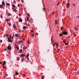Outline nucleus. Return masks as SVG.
I'll use <instances>...</instances> for the list:
<instances>
[{
    "label": "nucleus",
    "instance_id": "f257e3e1",
    "mask_svg": "<svg viewBox=\"0 0 79 79\" xmlns=\"http://www.w3.org/2000/svg\"><path fill=\"white\" fill-rule=\"evenodd\" d=\"M62 34L64 35H68V33L67 32L64 31H63L62 32Z\"/></svg>",
    "mask_w": 79,
    "mask_h": 79
},
{
    "label": "nucleus",
    "instance_id": "f03ea898",
    "mask_svg": "<svg viewBox=\"0 0 79 79\" xmlns=\"http://www.w3.org/2000/svg\"><path fill=\"white\" fill-rule=\"evenodd\" d=\"M7 49L9 50H11V46L10 45H9L7 47Z\"/></svg>",
    "mask_w": 79,
    "mask_h": 79
},
{
    "label": "nucleus",
    "instance_id": "7ed1b4c3",
    "mask_svg": "<svg viewBox=\"0 0 79 79\" xmlns=\"http://www.w3.org/2000/svg\"><path fill=\"white\" fill-rule=\"evenodd\" d=\"M11 39L12 38H10L9 37H8L7 39L8 42H11V43H12V42H13V40H11Z\"/></svg>",
    "mask_w": 79,
    "mask_h": 79
},
{
    "label": "nucleus",
    "instance_id": "20e7f679",
    "mask_svg": "<svg viewBox=\"0 0 79 79\" xmlns=\"http://www.w3.org/2000/svg\"><path fill=\"white\" fill-rule=\"evenodd\" d=\"M15 36L16 37H20V35L19 34H15Z\"/></svg>",
    "mask_w": 79,
    "mask_h": 79
},
{
    "label": "nucleus",
    "instance_id": "39448f33",
    "mask_svg": "<svg viewBox=\"0 0 79 79\" xmlns=\"http://www.w3.org/2000/svg\"><path fill=\"white\" fill-rule=\"evenodd\" d=\"M13 26L14 29H16V25L15 24H13Z\"/></svg>",
    "mask_w": 79,
    "mask_h": 79
},
{
    "label": "nucleus",
    "instance_id": "423d86ee",
    "mask_svg": "<svg viewBox=\"0 0 79 79\" xmlns=\"http://www.w3.org/2000/svg\"><path fill=\"white\" fill-rule=\"evenodd\" d=\"M29 54H27L26 56V58L27 59V60H29Z\"/></svg>",
    "mask_w": 79,
    "mask_h": 79
},
{
    "label": "nucleus",
    "instance_id": "0eeeda50",
    "mask_svg": "<svg viewBox=\"0 0 79 79\" xmlns=\"http://www.w3.org/2000/svg\"><path fill=\"white\" fill-rule=\"evenodd\" d=\"M23 40H20L19 41V44H22V43H23Z\"/></svg>",
    "mask_w": 79,
    "mask_h": 79
},
{
    "label": "nucleus",
    "instance_id": "6e6552de",
    "mask_svg": "<svg viewBox=\"0 0 79 79\" xmlns=\"http://www.w3.org/2000/svg\"><path fill=\"white\" fill-rule=\"evenodd\" d=\"M70 5V3H67V8H69V6Z\"/></svg>",
    "mask_w": 79,
    "mask_h": 79
},
{
    "label": "nucleus",
    "instance_id": "1a4fd4ad",
    "mask_svg": "<svg viewBox=\"0 0 79 79\" xmlns=\"http://www.w3.org/2000/svg\"><path fill=\"white\" fill-rule=\"evenodd\" d=\"M6 62H5V61H3V64H2V65H5V64H6Z\"/></svg>",
    "mask_w": 79,
    "mask_h": 79
},
{
    "label": "nucleus",
    "instance_id": "9d476101",
    "mask_svg": "<svg viewBox=\"0 0 79 79\" xmlns=\"http://www.w3.org/2000/svg\"><path fill=\"white\" fill-rule=\"evenodd\" d=\"M6 5L7 6H10V3H6Z\"/></svg>",
    "mask_w": 79,
    "mask_h": 79
},
{
    "label": "nucleus",
    "instance_id": "9b49d317",
    "mask_svg": "<svg viewBox=\"0 0 79 79\" xmlns=\"http://www.w3.org/2000/svg\"><path fill=\"white\" fill-rule=\"evenodd\" d=\"M2 5H5V2H4V1H2Z\"/></svg>",
    "mask_w": 79,
    "mask_h": 79
},
{
    "label": "nucleus",
    "instance_id": "f8f14e48",
    "mask_svg": "<svg viewBox=\"0 0 79 79\" xmlns=\"http://www.w3.org/2000/svg\"><path fill=\"white\" fill-rule=\"evenodd\" d=\"M6 22L7 23L8 22L7 21H11V19H6Z\"/></svg>",
    "mask_w": 79,
    "mask_h": 79
},
{
    "label": "nucleus",
    "instance_id": "ddd939ff",
    "mask_svg": "<svg viewBox=\"0 0 79 79\" xmlns=\"http://www.w3.org/2000/svg\"><path fill=\"white\" fill-rule=\"evenodd\" d=\"M21 56H22V57H23V56H25V54H22L21 55Z\"/></svg>",
    "mask_w": 79,
    "mask_h": 79
},
{
    "label": "nucleus",
    "instance_id": "4468645a",
    "mask_svg": "<svg viewBox=\"0 0 79 79\" xmlns=\"http://www.w3.org/2000/svg\"><path fill=\"white\" fill-rule=\"evenodd\" d=\"M15 74L16 75V76H17L18 75H19V73H18L17 72H15Z\"/></svg>",
    "mask_w": 79,
    "mask_h": 79
},
{
    "label": "nucleus",
    "instance_id": "2eb2a0df",
    "mask_svg": "<svg viewBox=\"0 0 79 79\" xmlns=\"http://www.w3.org/2000/svg\"><path fill=\"white\" fill-rule=\"evenodd\" d=\"M19 52L20 53H22V52H23V50H22V49H20V50L19 51Z\"/></svg>",
    "mask_w": 79,
    "mask_h": 79
},
{
    "label": "nucleus",
    "instance_id": "dca6fc26",
    "mask_svg": "<svg viewBox=\"0 0 79 79\" xmlns=\"http://www.w3.org/2000/svg\"><path fill=\"white\" fill-rule=\"evenodd\" d=\"M19 22H22L23 21V20L22 19H21L19 20Z\"/></svg>",
    "mask_w": 79,
    "mask_h": 79
},
{
    "label": "nucleus",
    "instance_id": "f3484780",
    "mask_svg": "<svg viewBox=\"0 0 79 79\" xmlns=\"http://www.w3.org/2000/svg\"><path fill=\"white\" fill-rule=\"evenodd\" d=\"M23 49H27V48L26 46H25L23 48Z\"/></svg>",
    "mask_w": 79,
    "mask_h": 79
},
{
    "label": "nucleus",
    "instance_id": "a211bd4d",
    "mask_svg": "<svg viewBox=\"0 0 79 79\" xmlns=\"http://www.w3.org/2000/svg\"><path fill=\"white\" fill-rule=\"evenodd\" d=\"M63 33H60V34H59V35H60V37H61V36H62V35H63Z\"/></svg>",
    "mask_w": 79,
    "mask_h": 79
},
{
    "label": "nucleus",
    "instance_id": "6ab92c4d",
    "mask_svg": "<svg viewBox=\"0 0 79 79\" xmlns=\"http://www.w3.org/2000/svg\"><path fill=\"white\" fill-rule=\"evenodd\" d=\"M16 48L17 50H19V47H18L17 46H16Z\"/></svg>",
    "mask_w": 79,
    "mask_h": 79
},
{
    "label": "nucleus",
    "instance_id": "aec40b11",
    "mask_svg": "<svg viewBox=\"0 0 79 79\" xmlns=\"http://www.w3.org/2000/svg\"><path fill=\"white\" fill-rule=\"evenodd\" d=\"M12 6L13 8H15L16 7V6H15L14 5H12Z\"/></svg>",
    "mask_w": 79,
    "mask_h": 79
},
{
    "label": "nucleus",
    "instance_id": "412c9836",
    "mask_svg": "<svg viewBox=\"0 0 79 79\" xmlns=\"http://www.w3.org/2000/svg\"><path fill=\"white\" fill-rule=\"evenodd\" d=\"M23 76L24 77H26V75L25 74H23Z\"/></svg>",
    "mask_w": 79,
    "mask_h": 79
},
{
    "label": "nucleus",
    "instance_id": "4be33fe9",
    "mask_svg": "<svg viewBox=\"0 0 79 79\" xmlns=\"http://www.w3.org/2000/svg\"><path fill=\"white\" fill-rule=\"evenodd\" d=\"M15 36V35H14V33H13V36L12 37V39H13V37Z\"/></svg>",
    "mask_w": 79,
    "mask_h": 79
},
{
    "label": "nucleus",
    "instance_id": "5701e85b",
    "mask_svg": "<svg viewBox=\"0 0 79 79\" xmlns=\"http://www.w3.org/2000/svg\"><path fill=\"white\" fill-rule=\"evenodd\" d=\"M55 23L56 25V24H57V20H56V19L55 20Z\"/></svg>",
    "mask_w": 79,
    "mask_h": 79
},
{
    "label": "nucleus",
    "instance_id": "b1692460",
    "mask_svg": "<svg viewBox=\"0 0 79 79\" xmlns=\"http://www.w3.org/2000/svg\"><path fill=\"white\" fill-rule=\"evenodd\" d=\"M9 26H11V23H10V22H9Z\"/></svg>",
    "mask_w": 79,
    "mask_h": 79
},
{
    "label": "nucleus",
    "instance_id": "393cba45",
    "mask_svg": "<svg viewBox=\"0 0 79 79\" xmlns=\"http://www.w3.org/2000/svg\"><path fill=\"white\" fill-rule=\"evenodd\" d=\"M8 16H11V14H10V13H9L8 14Z\"/></svg>",
    "mask_w": 79,
    "mask_h": 79
},
{
    "label": "nucleus",
    "instance_id": "a878e982",
    "mask_svg": "<svg viewBox=\"0 0 79 79\" xmlns=\"http://www.w3.org/2000/svg\"><path fill=\"white\" fill-rule=\"evenodd\" d=\"M13 11L16 12V11H17V10H16V9H14Z\"/></svg>",
    "mask_w": 79,
    "mask_h": 79
},
{
    "label": "nucleus",
    "instance_id": "bb28decb",
    "mask_svg": "<svg viewBox=\"0 0 79 79\" xmlns=\"http://www.w3.org/2000/svg\"><path fill=\"white\" fill-rule=\"evenodd\" d=\"M0 8H2V7H3V5H0Z\"/></svg>",
    "mask_w": 79,
    "mask_h": 79
},
{
    "label": "nucleus",
    "instance_id": "cd10ccee",
    "mask_svg": "<svg viewBox=\"0 0 79 79\" xmlns=\"http://www.w3.org/2000/svg\"><path fill=\"white\" fill-rule=\"evenodd\" d=\"M27 15L28 16V17H30V15L28 13H27Z\"/></svg>",
    "mask_w": 79,
    "mask_h": 79
},
{
    "label": "nucleus",
    "instance_id": "c85d7f7f",
    "mask_svg": "<svg viewBox=\"0 0 79 79\" xmlns=\"http://www.w3.org/2000/svg\"><path fill=\"white\" fill-rule=\"evenodd\" d=\"M9 37H10L9 38H10V39H12L11 36V35H9Z\"/></svg>",
    "mask_w": 79,
    "mask_h": 79
},
{
    "label": "nucleus",
    "instance_id": "c756f323",
    "mask_svg": "<svg viewBox=\"0 0 79 79\" xmlns=\"http://www.w3.org/2000/svg\"><path fill=\"white\" fill-rule=\"evenodd\" d=\"M23 29H26V26L23 27Z\"/></svg>",
    "mask_w": 79,
    "mask_h": 79
},
{
    "label": "nucleus",
    "instance_id": "7c9ffc66",
    "mask_svg": "<svg viewBox=\"0 0 79 79\" xmlns=\"http://www.w3.org/2000/svg\"><path fill=\"white\" fill-rule=\"evenodd\" d=\"M56 46H59V44H57V43H56Z\"/></svg>",
    "mask_w": 79,
    "mask_h": 79
},
{
    "label": "nucleus",
    "instance_id": "2f4dec72",
    "mask_svg": "<svg viewBox=\"0 0 79 79\" xmlns=\"http://www.w3.org/2000/svg\"><path fill=\"white\" fill-rule=\"evenodd\" d=\"M44 79V76H42L41 79Z\"/></svg>",
    "mask_w": 79,
    "mask_h": 79
},
{
    "label": "nucleus",
    "instance_id": "473e14b6",
    "mask_svg": "<svg viewBox=\"0 0 79 79\" xmlns=\"http://www.w3.org/2000/svg\"><path fill=\"white\" fill-rule=\"evenodd\" d=\"M63 29V27H60V29H61V31H62V29Z\"/></svg>",
    "mask_w": 79,
    "mask_h": 79
},
{
    "label": "nucleus",
    "instance_id": "72a5a7b5",
    "mask_svg": "<svg viewBox=\"0 0 79 79\" xmlns=\"http://www.w3.org/2000/svg\"><path fill=\"white\" fill-rule=\"evenodd\" d=\"M51 41H53V37H51Z\"/></svg>",
    "mask_w": 79,
    "mask_h": 79
},
{
    "label": "nucleus",
    "instance_id": "f704fd0d",
    "mask_svg": "<svg viewBox=\"0 0 79 79\" xmlns=\"http://www.w3.org/2000/svg\"><path fill=\"white\" fill-rule=\"evenodd\" d=\"M60 49H59L58 50H57V52H60Z\"/></svg>",
    "mask_w": 79,
    "mask_h": 79
},
{
    "label": "nucleus",
    "instance_id": "c9c22d12",
    "mask_svg": "<svg viewBox=\"0 0 79 79\" xmlns=\"http://www.w3.org/2000/svg\"><path fill=\"white\" fill-rule=\"evenodd\" d=\"M7 50H8V48H6L5 50V51H7Z\"/></svg>",
    "mask_w": 79,
    "mask_h": 79
},
{
    "label": "nucleus",
    "instance_id": "e433bc0d",
    "mask_svg": "<svg viewBox=\"0 0 79 79\" xmlns=\"http://www.w3.org/2000/svg\"><path fill=\"white\" fill-rule=\"evenodd\" d=\"M27 20L29 21V18H28V17H27Z\"/></svg>",
    "mask_w": 79,
    "mask_h": 79
},
{
    "label": "nucleus",
    "instance_id": "4c0bfd02",
    "mask_svg": "<svg viewBox=\"0 0 79 79\" xmlns=\"http://www.w3.org/2000/svg\"><path fill=\"white\" fill-rule=\"evenodd\" d=\"M31 32L33 33L34 32V31L31 30Z\"/></svg>",
    "mask_w": 79,
    "mask_h": 79
},
{
    "label": "nucleus",
    "instance_id": "58836bf2",
    "mask_svg": "<svg viewBox=\"0 0 79 79\" xmlns=\"http://www.w3.org/2000/svg\"><path fill=\"white\" fill-rule=\"evenodd\" d=\"M13 76H14V79H15V75H13Z\"/></svg>",
    "mask_w": 79,
    "mask_h": 79
},
{
    "label": "nucleus",
    "instance_id": "ea45409f",
    "mask_svg": "<svg viewBox=\"0 0 79 79\" xmlns=\"http://www.w3.org/2000/svg\"><path fill=\"white\" fill-rule=\"evenodd\" d=\"M63 42H64V44H65V43H66V40H64L63 41Z\"/></svg>",
    "mask_w": 79,
    "mask_h": 79
},
{
    "label": "nucleus",
    "instance_id": "a19ab883",
    "mask_svg": "<svg viewBox=\"0 0 79 79\" xmlns=\"http://www.w3.org/2000/svg\"><path fill=\"white\" fill-rule=\"evenodd\" d=\"M27 42H28V44H30V43H29V40H28Z\"/></svg>",
    "mask_w": 79,
    "mask_h": 79
},
{
    "label": "nucleus",
    "instance_id": "79ce46f5",
    "mask_svg": "<svg viewBox=\"0 0 79 79\" xmlns=\"http://www.w3.org/2000/svg\"><path fill=\"white\" fill-rule=\"evenodd\" d=\"M1 18H3V16H2V15H1Z\"/></svg>",
    "mask_w": 79,
    "mask_h": 79
},
{
    "label": "nucleus",
    "instance_id": "37998d69",
    "mask_svg": "<svg viewBox=\"0 0 79 79\" xmlns=\"http://www.w3.org/2000/svg\"><path fill=\"white\" fill-rule=\"evenodd\" d=\"M65 45H68V43H65Z\"/></svg>",
    "mask_w": 79,
    "mask_h": 79
},
{
    "label": "nucleus",
    "instance_id": "c03bdc74",
    "mask_svg": "<svg viewBox=\"0 0 79 79\" xmlns=\"http://www.w3.org/2000/svg\"><path fill=\"white\" fill-rule=\"evenodd\" d=\"M59 2H58L57 4L56 5V6H58L59 5Z\"/></svg>",
    "mask_w": 79,
    "mask_h": 79
},
{
    "label": "nucleus",
    "instance_id": "a18cd8bd",
    "mask_svg": "<svg viewBox=\"0 0 79 79\" xmlns=\"http://www.w3.org/2000/svg\"><path fill=\"white\" fill-rule=\"evenodd\" d=\"M3 63V62H0V64H2Z\"/></svg>",
    "mask_w": 79,
    "mask_h": 79
},
{
    "label": "nucleus",
    "instance_id": "49530a36",
    "mask_svg": "<svg viewBox=\"0 0 79 79\" xmlns=\"http://www.w3.org/2000/svg\"><path fill=\"white\" fill-rule=\"evenodd\" d=\"M78 30V28H76L75 29V31H77V30Z\"/></svg>",
    "mask_w": 79,
    "mask_h": 79
},
{
    "label": "nucleus",
    "instance_id": "de8ad7c7",
    "mask_svg": "<svg viewBox=\"0 0 79 79\" xmlns=\"http://www.w3.org/2000/svg\"><path fill=\"white\" fill-rule=\"evenodd\" d=\"M21 2L22 3H24V2L23 1V0H21Z\"/></svg>",
    "mask_w": 79,
    "mask_h": 79
},
{
    "label": "nucleus",
    "instance_id": "09e8293b",
    "mask_svg": "<svg viewBox=\"0 0 79 79\" xmlns=\"http://www.w3.org/2000/svg\"><path fill=\"white\" fill-rule=\"evenodd\" d=\"M42 10H43V11H45V9H44V8Z\"/></svg>",
    "mask_w": 79,
    "mask_h": 79
},
{
    "label": "nucleus",
    "instance_id": "8fccbe9b",
    "mask_svg": "<svg viewBox=\"0 0 79 79\" xmlns=\"http://www.w3.org/2000/svg\"><path fill=\"white\" fill-rule=\"evenodd\" d=\"M19 16H21V14L20 13L19 14Z\"/></svg>",
    "mask_w": 79,
    "mask_h": 79
},
{
    "label": "nucleus",
    "instance_id": "3c124183",
    "mask_svg": "<svg viewBox=\"0 0 79 79\" xmlns=\"http://www.w3.org/2000/svg\"><path fill=\"white\" fill-rule=\"evenodd\" d=\"M15 8L14 7L12 8V10H15Z\"/></svg>",
    "mask_w": 79,
    "mask_h": 79
},
{
    "label": "nucleus",
    "instance_id": "603ef678",
    "mask_svg": "<svg viewBox=\"0 0 79 79\" xmlns=\"http://www.w3.org/2000/svg\"><path fill=\"white\" fill-rule=\"evenodd\" d=\"M38 33H36V35H38Z\"/></svg>",
    "mask_w": 79,
    "mask_h": 79
},
{
    "label": "nucleus",
    "instance_id": "864d4df0",
    "mask_svg": "<svg viewBox=\"0 0 79 79\" xmlns=\"http://www.w3.org/2000/svg\"><path fill=\"white\" fill-rule=\"evenodd\" d=\"M23 24L24 25H25V24H26V23H23Z\"/></svg>",
    "mask_w": 79,
    "mask_h": 79
},
{
    "label": "nucleus",
    "instance_id": "5fc2aeb1",
    "mask_svg": "<svg viewBox=\"0 0 79 79\" xmlns=\"http://www.w3.org/2000/svg\"><path fill=\"white\" fill-rule=\"evenodd\" d=\"M77 18H79V16L78 15V16L77 17Z\"/></svg>",
    "mask_w": 79,
    "mask_h": 79
},
{
    "label": "nucleus",
    "instance_id": "6e6d98bb",
    "mask_svg": "<svg viewBox=\"0 0 79 79\" xmlns=\"http://www.w3.org/2000/svg\"><path fill=\"white\" fill-rule=\"evenodd\" d=\"M19 4H18V7H19Z\"/></svg>",
    "mask_w": 79,
    "mask_h": 79
},
{
    "label": "nucleus",
    "instance_id": "4d7b16f0",
    "mask_svg": "<svg viewBox=\"0 0 79 79\" xmlns=\"http://www.w3.org/2000/svg\"><path fill=\"white\" fill-rule=\"evenodd\" d=\"M16 23L17 24H18V22L17 21L16 22Z\"/></svg>",
    "mask_w": 79,
    "mask_h": 79
},
{
    "label": "nucleus",
    "instance_id": "13d9d810",
    "mask_svg": "<svg viewBox=\"0 0 79 79\" xmlns=\"http://www.w3.org/2000/svg\"><path fill=\"white\" fill-rule=\"evenodd\" d=\"M54 13H55V12H52V15H54Z\"/></svg>",
    "mask_w": 79,
    "mask_h": 79
},
{
    "label": "nucleus",
    "instance_id": "bf43d9fd",
    "mask_svg": "<svg viewBox=\"0 0 79 79\" xmlns=\"http://www.w3.org/2000/svg\"><path fill=\"white\" fill-rule=\"evenodd\" d=\"M31 36H32V37H33L34 36V35H33V34H32L31 35Z\"/></svg>",
    "mask_w": 79,
    "mask_h": 79
},
{
    "label": "nucleus",
    "instance_id": "052dcab7",
    "mask_svg": "<svg viewBox=\"0 0 79 79\" xmlns=\"http://www.w3.org/2000/svg\"><path fill=\"white\" fill-rule=\"evenodd\" d=\"M56 47L57 48V49H58V46H56Z\"/></svg>",
    "mask_w": 79,
    "mask_h": 79
},
{
    "label": "nucleus",
    "instance_id": "680f3d73",
    "mask_svg": "<svg viewBox=\"0 0 79 79\" xmlns=\"http://www.w3.org/2000/svg\"><path fill=\"white\" fill-rule=\"evenodd\" d=\"M22 62H23V61H24V60H22Z\"/></svg>",
    "mask_w": 79,
    "mask_h": 79
},
{
    "label": "nucleus",
    "instance_id": "e2e57ef3",
    "mask_svg": "<svg viewBox=\"0 0 79 79\" xmlns=\"http://www.w3.org/2000/svg\"><path fill=\"white\" fill-rule=\"evenodd\" d=\"M6 76H8V75L7 74H6Z\"/></svg>",
    "mask_w": 79,
    "mask_h": 79
},
{
    "label": "nucleus",
    "instance_id": "0e129e2a",
    "mask_svg": "<svg viewBox=\"0 0 79 79\" xmlns=\"http://www.w3.org/2000/svg\"><path fill=\"white\" fill-rule=\"evenodd\" d=\"M73 5H74V6H76L75 5V4H73Z\"/></svg>",
    "mask_w": 79,
    "mask_h": 79
},
{
    "label": "nucleus",
    "instance_id": "69168bd1",
    "mask_svg": "<svg viewBox=\"0 0 79 79\" xmlns=\"http://www.w3.org/2000/svg\"><path fill=\"white\" fill-rule=\"evenodd\" d=\"M1 43H2V40H1Z\"/></svg>",
    "mask_w": 79,
    "mask_h": 79
},
{
    "label": "nucleus",
    "instance_id": "338daca9",
    "mask_svg": "<svg viewBox=\"0 0 79 79\" xmlns=\"http://www.w3.org/2000/svg\"><path fill=\"white\" fill-rule=\"evenodd\" d=\"M15 2V1L14 0V2H13V3H14V2Z\"/></svg>",
    "mask_w": 79,
    "mask_h": 79
},
{
    "label": "nucleus",
    "instance_id": "774afa93",
    "mask_svg": "<svg viewBox=\"0 0 79 79\" xmlns=\"http://www.w3.org/2000/svg\"><path fill=\"white\" fill-rule=\"evenodd\" d=\"M20 18H21V17H19V19H20Z\"/></svg>",
    "mask_w": 79,
    "mask_h": 79
}]
</instances>
